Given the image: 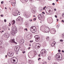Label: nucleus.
I'll list each match as a JSON object with an SVG mask.
<instances>
[{"label":"nucleus","mask_w":64,"mask_h":64,"mask_svg":"<svg viewBox=\"0 0 64 64\" xmlns=\"http://www.w3.org/2000/svg\"><path fill=\"white\" fill-rule=\"evenodd\" d=\"M56 58L57 60H61L62 58V54L60 53H58L57 54L56 56Z\"/></svg>","instance_id":"f257e3e1"},{"label":"nucleus","mask_w":64,"mask_h":64,"mask_svg":"<svg viewBox=\"0 0 64 64\" xmlns=\"http://www.w3.org/2000/svg\"><path fill=\"white\" fill-rule=\"evenodd\" d=\"M12 30H13L12 35H14V34H16L17 32V29L15 26H12Z\"/></svg>","instance_id":"f03ea898"},{"label":"nucleus","mask_w":64,"mask_h":64,"mask_svg":"<svg viewBox=\"0 0 64 64\" xmlns=\"http://www.w3.org/2000/svg\"><path fill=\"white\" fill-rule=\"evenodd\" d=\"M30 30L32 33H35L36 31V28L35 26H33L30 28Z\"/></svg>","instance_id":"7ed1b4c3"},{"label":"nucleus","mask_w":64,"mask_h":64,"mask_svg":"<svg viewBox=\"0 0 64 64\" xmlns=\"http://www.w3.org/2000/svg\"><path fill=\"white\" fill-rule=\"evenodd\" d=\"M20 48V46H16L14 48V50L16 52H18L19 51Z\"/></svg>","instance_id":"20e7f679"},{"label":"nucleus","mask_w":64,"mask_h":64,"mask_svg":"<svg viewBox=\"0 0 64 64\" xmlns=\"http://www.w3.org/2000/svg\"><path fill=\"white\" fill-rule=\"evenodd\" d=\"M35 37L36 38V42H38V41H39L40 40V38H39V36L38 35H36L35 36Z\"/></svg>","instance_id":"39448f33"},{"label":"nucleus","mask_w":64,"mask_h":64,"mask_svg":"<svg viewBox=\"0 0 64 64\" xmlns=\"http://www.w3.org/2000/svg\"><path fill=\"white\" fill-rule=\"evenodd\" d=\"M44 31L46 33L49 32L50 31V28L48 27H46L45 28Z\"/></svg>","instance_id":"423d86ee"},{"label":"nucleus","mask_w":64,"mask_h":64,"mask_svg":"<svg viewBox=\"0 0 64 64\" xmlns=\"http://www.w3.org/2000/svg\"><path fill=\"white\" fill-rule=\"evenodd\" d=\"M8 55L9 57H12L13 55V52H8Z\"/></svg>","instance_id":"0eeeda50"},{"label":"nucleus","mask_w":64,"mask_h":64,"mask_svg":"<svg viewBox=\"0 0 64 64\" xmlns=\"http://www.w3.org/2000/svg\"><path fill=\"white\" fill-rule=\"evenodd\" d=\"M4 36L6 38H9V34L7 33L5 34H4Z\"/></svg>","instance_id":"6e6552de"},{"label":"nucleus","mask_w":64,"mask_h":64,"mask_svg":"<svg viewBox=\"0 0 64 64\" xmlns=\"http://www.w3.org/2000/svg\"><path fill=\"white\" fill-rule=\"evenodd\" d=\"M17 20H18V21H23V18L22 17H20V16H19L18 18L17 19Z\"/></svg>","instance_id":"1a4fd4ad"},{"label":"nucleus","mask_w":64,"mask_h":64,"mask_svg":"<svg viewBox=\"0 0 64 64\" xmlns=\"http://www.w3.org/2000/svg\"><path fill=\"white\" fill-rule=\"evenodd\" d=\"M11 62L12 63H14L15 64H16V63H17V62H16V60L14 59H12L11 60Z\"/></svg>","instance_id":"9d476101"},{"label":"nucleus","mask_w":64,"mask_h":64,"mask_svg":"<svg viewBox=\"0 0 64 64\" xmlns=\"http://www.w3.org/2000/svg\"><path fill=\"white\" fill-rule=\"evenodd\" d=\"M46 50H42L41 51V52H40V54H41V53H42V54H44L45 52H46Z\"/></svg>","instance_id":"9b49d317"},{"label":"nucleus","mask_w":64,"mask_h":64,"mask_svg":"<svg viewBox=\"0 0 64 64\" xmlns=\"http://www.w3.org/2000/svg\"><path fill=\"white\" fill-rule=\"evenodd\" d=\"M56 44V42H55L54 41L51 44V46L52 47H54L55 44Z\"/></svg>","instance_id":"f8f14e48"},{"label":"nucleus","mask_w":64,"mask_h":64,"mask_svg":"<svg viewBox=\"0 0 64 64\" xmlns=\"http://www.w3.org/2000/svg\"><path fill=\"white\" fill-rule=\"evenodd\" d=\"M39 17H40L41 18H42L43 17V14H39Z\"/></svg>","instance_id":"ddd939ff"},{"label":"nucleus","mask_w":64,"mask_h":64,"mask_svg":"<svg viewBox=\"0 0 64 64\" xmlns=\"http://www.w3.org/2000/svg\"><path fill=\"white\" fill-rule=\"evenodd\" d=\"M11 4L14 7H15V4H16V2H11Z\"/></svg>","instance_id":"4468645a"},{"label":"nucleus","mask_w":64,"mask_h":64,"mask_svg":"<svg viewBox=\"0 0 64 64\" xmlns=\"http://www.w3.org/2000/svg\"><path fill=\"white\" fill-rule=\"evenodd\" d=\"M3 29L4 31H6L7 30V28L6 26H4L3 28Z\"/></svg>","instance_id":"2eb2a0df"},{"label":"nucleus","mask_w":64,"mask_h":64,"mask_svg":"<svg viewBox=\"0 0 64 64\" xmlns=\"http://www.w3.org/2000/svg\"><path fill=\"white\" fill-rule=\"evenodd\" d=\"M24 40H20V42L21 44H23V43H24Z\"/></svg>","instance_id":"dca6fc26"},{"label":"nucleus","mask_w":64,"mask_h":64,"mask_svg":"<svg viewBox=\"0 0 64 64\" xmlns=\"http://www.w3.org/2000/svg\"><path fill=\"white\" fill-rule=\"evenodd\" d=\"M27 38H28V39H30L31 38V35L28 36H27Z\"/></svg>","instance_id":"f3484780"},{"label":"nucleus","mask_w":64,"mask_h":64,"mask_svg":"<svg viewBox=\"0 0 64 64\" xmlns=\"http://www.w3.org/2000/svg\"><path fill=\"white\" fill-rule=\"evenodd\" d=\"M11 42H12V43H17L15 42V41H14V39H13L12 40Z\"/></svg>","instance_id":"a211bd4d"},{"label":"nucleus","mask_w":64,"mask_h":64,"mask_svg":"<svg viewBox=\"0 0 64 64\" xmlns=\"http://www.w3.org/2000/svg\"><path fill=\"white\" fill-rule=\"evenodd\" d=\"M12 25H14L15 24V20H13L12 22Z\"/></svg>","instance_id":"6ab92c4d"},{"label":"nucleus","mask_w":64,"mask_h":64,"mask_svg":"<svg viewBox=\"0 0 64 64\" xmlns=\"http://www.w3.org/2000/svg\"><path fill=\"white\" fill-rule=\"evenodd\" d=\"M48 59L49 60H50L51 59V58H50V56H48Z\"/></svg>","instance_id":"aec40b11"},{"label":"nucleus","mask_w":64,"mask_h":64,"mask_svg":"<svg viewBox=\"0 0 64 64\" xmlns=\"http://www.w3.org/2000/svg\"><path fill=\"white\" fill-rule=\"evenodd\" d=\"M38 18L39 20H40L41 19V16H39V15L38 16Z\"/></svg>","instance_id":"412c9836"},{"label":"nucleus","mask_w":64,"mask_h":64,"mask_svg":"<svg viewBox=\"0 0 64 64\" xmlns=\"http://www.w3.org/2000/svg\"><path fill=\"white\" fill-rule=\"evenodd\" d=\"M62 17H64V12L62 14Z\"/></svg>","instance_id":"4be33fe9"},{"label":"nucleus","mask_w":64,"mask_h":64,"mask_svg":"<svg viewBox=\"0 0 64 64\" xmlns=\"http://www.w3.org/2000/svg\"><path fill=\"white\" fill-rule=\"evenodd\" d=\"M38 46V44H37L35 46V47H37Z\"/></svg>","instance_id":"5701e85b"},{"label":"nucleus","mask_w":64,"mask_h":64,"mask_svg":"<svg viewBox=\"0 0 64 64\" xmlns=\"http://www.w3.org/2000/svg\"><path fill=\"white\" fill-rule=\"evenodd\" d=\"M43 64H47V62H43Z\"/></svg>","instance_id":"b1692460"},{"label":"nucleus","mask_w":64,"mask_h":64,"mask_svg":"<svg viewBox=\"0 0 64 64\" xmlns=\"http://www.w3.org/2000/svg\"><path fill=\"white\" fill-rule=\"evenodd\" d=\"M62 38H64V34H62Z\"/></svg>","instance_id":"393cba45"},{"label":"nucleus","mask_w":64,"mask_h":64,"mask_svg":"<svg viewBox=\"0 0 64 64\" xmlns=\"http://www.w3.org/2000/svg\"><path fill=\"white\" fill-rule=\"evenodd\" d=\"M32 62L31 60H30L29 61V63L30 64H31Z\"/></svg>","instance_id":"a878e982"},{"label":"nucleus","mask_w":64,"mask_h":64,"mask_svg":"<svg viewBox=\"0 0 64 64\" xmlns=\"http://www.w3.org/2000/svg\"><path fill=\"white\" fill-rule=\"evenodd\" d=\"M26 18H28V16L26 14V15L24 16Z\"/></svg>","instance_id":"bb28decb"},{"label":"nucleus","mask_w":64,"mask_h":64,"mask_svg":"<svg viewBox=\"0 0 64 64\" xmlns=\"http://www.w3.org/2000/svg\"><path fill=\"white\" fill-rule=\"evenodd\" d=\"M46 39H47V40L49 39V37L48 36L46 38Z\"/></svg>","instance_id":"cd10ccee"},{"label":"nucleus","mask_w":64,"mask_h":64,"mask_svg":"<svg viewBox=\"0 0 64 64\" xmlns=\"http://www.w3.org/2000/svg\"><path fill=\"white\" fill-rule=\"evenodd\" d=\"M2 44V42H1V41L0 40V45Z\"/></svg>","instance_id":"c85d7f7f"},{"label":"nucleus","mask_w":64,"mask_h":64,"mask_svg":"<svg viewBox=\"0 0 64 64\" xmlns=\"http://www.w3.org/2000/svg\"><path fill=\"white\" fill-rule=\"evenodd\" d=\"M60 42H63V40H60Z\"/></svg>","instance_id":"c756f323"},{"label":"nucleus","mask_w":64,"mask_h":64,"mask_svg":"<svg viewBox=\"0 0 64 64\" xmlns=\"http://www.w3.org/2000/svg\"><path fill=\"white\" fill-rule=\"evenodd\" d=\"M22 53L23 54H24V53H25V51L22 52Z\"/></svg>","instance_id":"7c9ffc66"},{"label":"nucleus","mask_w":64,"mask_h":64,"mask_svg":"<svg viewBox=\"0 0 64 64\" xmlns=\"http://www.w3.org/2000/svg\"><path fill=\"white\" fill-rule=\"evenodd\" d=\"M6 20L5 19L4 20V22H6Z\"/></svg>","instance_id":"2f4dec72"},{"label":"nucleus","mask_w":64,"mask_h":64,"mask_svg":"<svg viewBox=\"0 0 64 64\" xmlns=\"http://www.w3.org/2000/svg\"><path fill=\"white\" fill-rule=\"evenodd\" d=\"M58 51L59 52H61V50H58Z\"/></svg>","instance_id":"473e14b6"},{"label":"nucleus","mask_w":64,"mask_h":64,"mask_svg":"<svg viewBox=\"0 0 64 64\" xmlns=\"http://www.w3.org/2000/svg\"><path fill=\"white\" fill-rule=\"evenodd\" d=\"M46 6H45L44 7L43 10H44L45 9V8H46Z\"/></svg>","instance_id":"72a5a7b5"},{"label":"nucleus","mask_w":64,"mask_h":64,"mask_svg":"<svg viewBox=\"0 0 64 64\" xmlns=\"http://www.w3.org/2000/svg\"><path fill=\"white\" fill-rule=\"evenodd\" d=\"M33 42V40H32V41H31L30 40V43H32V42Z\"/></svg>","instance_id":"f704fd0d"},{"label":"nucleus","mask_w":64,"mask_h":64,"mask_svg":"<svg viewBox=\"0 0 64 64\" xmlns=\"http://www.w3.org/2000/svg\"><path fill=\"white\" fill-rule=\"evenodd\" d=\"M56 28H59V26L58 25L56 26Z\"/></svg>","instance_id":"c9c22d12"},{"label":"nucleus","mask_w":64,"mask_h":64,"mask_svg":"<svg viewBox=\"0 0 64 64\" xmlns=\"http://www.w3.org/2000/svg\"><path fill=\"white\" fill-rule=\"evenodd\" d=\"M30 48H31L30 47H29L28 48V50H29L30 49Z\"/></svg>","instance_id":"e433bc0d"},{"label":"nucleus","mask_w":64,"mask_h":64,"mask_svg":"<svg viewBox=\"0 0 64 64\" xmlns=\"http://www.w3.org/2000/svg\"><path fill=\"white\" fill-rule=\"evenodd\" d=\"M24 30H26V31H28L27 29L26 28L24 29Z\"/></svg>","instance_id":"4c0bfd02"},{"label":"nucleus","mask_w":64,"mask_h":64,"mask_svg":"<svg viewBox=\"0 0 64 64\" xmlns=\"http://www.w3.org/2000/svg\"><path fill=\"white\" fill-rule=\"evenodd\" d=\"M4 3V2H3V1H2L1 2V4H3V3Z\"/></svg>","instance_id":"58836bf2"},{"label":"nucleus","mask_w":64,"mask_h":64,"mask_svg":"<svg viewBox=\"0 0 64 64\" xmlns=\"http://www.w3.org/2000/svg\"><path fill=\"white\" fill-rule=\"evenodd\" d=\"M40 59H41V58H38V61H39V60H40Z\"/></svg>","instance_id":"ea45409f"},{"label":"nucleus","mask_w":64,"mask_h":64,"mask_svg":"<svg viewBox=\"0 0 64 64\" xmlns=\"http://www.w3.org/2000/svg\"><path fill=\"white\" fill-rule=\"evenodd\" d=\"M29 21H30V22H31L32 21V20H30Z\"/></svg>","instance_id":"a19ab883"},{"label":"nucleus","mask_w":64,"mask_h":64,"mask_svg":"<svg viewBox=\"0 0 64 64\" xmlns=\"http://www.w3.org/2000/svg\"><path fill=\"white\" fill-rule=\"evenodd\" d=\"M48 12H49V13H50V12H51V10H49L48 11Z\"/></svg>","instance_id":"79ce46f5"},{"label":"nucleus","mask_w":64,"mask_h":64,"mask_svg":"<svg viewBox=\"0 0 64 64\" xmlns=\"http://www.w3.org/2000/svg\"><path fill=\"white\" fill-rule=\"evenodd\" d=\"M34 21H35L36 20V18H34L33 20Z\"/></svg>","instance_id":"37998d69"},{"label":"nucleus","mask_w":64,"mask_h":64,"mask_svg":"<svg viewBox=\"0 0 64 64\" xmlns=\"http://www.w3.org/2000/svg\"><path fill=\"white\" fill-rule=\"evenodd\" d=\"M42 14H45V12H42Z\"/></svg>","instance_id":"c03bdc74"},{"label":"nucleus","mask_w":64,"mask_h":64,"mask_svg":"<svg viewBox=\"0 0 64 64\" xmlns=\"http://www.w3.org/2000/svg\"><path fill=\"white\" fill-rule=\"evenodd\" d=\"M3 14L1 15L0 16L1 17H3Z\"/></svg>","instance_id":"a18cd8bd"},{"label":"nucleus","mask_w":64,"mask_h":64,"mask_svg":"<svg viewBox=\"0 0 64 64\" xmlns=\"http://www.w3.org/2000/svg\"><path fill=\"white\" fill-rule=\"evenodd\" d=\"M37 47L38 48H40V46L38 45Z\"/></svg>","instance_id":"49530a36"},{"label":"nucleus","mask_w":64,"mask_h":64,"mask_svg":"<svg viewBox=\"0 0 64 64\" xmlns=\"http://www.w3.org/2000/svg\"><path fill=\"white\" fill-rule=\"evenodd\" d=\"M55 17H56V18H57V16L56 15H55Z\"/></svg>","instance_id":"de8ad7c7"},{"label":"nucleus","mask_w":64,"mask_h":64,"mask_svg":"<svg viewBox=\"0 0 64 64\" xmlns=\"http://www.w3.org/2000/svg\"><path fill=\"white\" fill-rule=\"evenodd\" d=\"M24 1H26V2H27L28 1V0H24Z\"/></svg>","instance_id":"09e8293b"},{"label":"nucleus","mask_w":64,"mask_h":64,"mask_svg":"<svg viewBox=\"0 0 64 64\" xmlns=\"http://www.w3.org/2000/svg\"><path fill=\"white\" fill-rule=\"evenodd\" d=\"M62 22H63V23H64V20H62Z\"/></svg>","instance_id":"8fccbe9b"},{"label":"nucleus","mask_w":64,"mask_h":64,"mask_svg":"<svg viewBox=\"0 0 64 64\" xmlns=\"http://www.w3.org/2000/svg\"><path fill=\"white\" fill-rule=\"evenodd\" d=\"M43 54H44L42 53L41 55L42 56L43 55Z\"/></svg>","instance_id":"3c124183"},{"label":"nucleus","mask_w":64,"mask_h":64,"mask_svg":"<svg viewBox=\"0 0 64 64\" xmlns=\"http://www.w3.org/2000/svg\"><path fill=\"white\" fill-rule=\"evenodd\" d=\"M52 4L53 5H55V3H53Z\"/></svg>","instance_id":"603ef678"},{"label":"nucleus","mask_w":64,"mask_h":64,"mask_svg":"<svg viewBox=\"0 0 64 64\" xmlns=\"http://www.w3.org/2000/svg\"><path fill=\"white\" fill-rule=\"evenodd\" d=\"M62 53L64 52V50H62Z\"/></svg>","instance_id":"864d4df0"},{"label":"nucleus","mask_w":64,"mask_h":64,"mask_svg":"<svg viewBox=\"0 0 64 64\" xmlns=\"http://www.w3.org/2000/svg\"><path fill=\"white\" fill-rule=\"evenodd\" d=\"M54 11H56V8H54Z\"/></svg>","instance_id":"5fc2aeb1"},{"label":"nucleus","mask_w":64,"mask_h":64,"mask_svg":"<svg viewBox=\"0 0 64 64\" xmlns=\"http://www.w3.org/2000/svg\"><path fill=\"white\" fill-rule=\"evenodd\" d=\"M56 20H57V22H58V19H56Z\"/></svg>","instance_id":"6e6d98bb"},{"label":"nucleus","mask_w":64,"mask_h":64,"mask_svg":"<svg viewBox=\"0 0 64 64\" xmlns=\"http://www.w3.org/2000/svg\"><path fill=\"white\" fill-rule=\"evenodd\" d=\"M9 24L10 25H9V26H10V25H11V24H10V23H9Z\"/></svg>","instance_id":"4d7b16f0"},{"label":"nucleus","mask_w":64,"mask_h":64,"mask_svg":"<svg viewBox=\"0 0 64 64\" xmlns=\"http://www.w3.org/2000/svg\"><path fill=\"white\" fill-rule=\"evenodd\" d=\"M14 16H16V15L15 14H14Z\"/></svg>","instance_id":"13d9d810"},{"label":"nucleus","mask_w":64,"mask_h":64,"mask_svg":"<svg viewBox=\"0 0 64 64\" xmlns=\"http://www.w3.org/2000/svg\"><path fill=\"white\" fill-rule=\"evenodd\" d=\"M7 55H6L5 56L6 58H7Z\"/></svg>","instance_id":"bf43d9fd"},{"label":"nucleus","mask_w":64,"mask_h":64,"mask_svg":"<svg viewBox=\"0 0 64 64\" xmlns=\"http://www.w3.org/2000/svg\"><path fill=\"white\" fill-rule=\"evenodd\" d=\"M26 15V14H24V16H25Z\"/></svg>","instance_id":"052dcab7"},{"label":"nucleus","mask_w":64,"mask_h":64,"mask_svg":"<svg viewBox=\"0 0 64 64\" xmlns=\"http://www.w3.org/2000/svg\"><path fill=\"white\" fill-rule=\"evenodd\" d=\"M40 54H38V56H39V57H40Z\"/></svg>","instance_id":"680f3d73"},{"label":"nucleus","mask_w":64,"mask_h":64,"mask_svg":"<svg viewBox=\"0 0 64 64\" xmlns=\"http://www.w3.org/2000/svg\"><path fill=\"white\" fill-rule=\"evenodd\" d=\"M58 0H56V2H58Z\"/></svg>","instance_id":"e2e57ef3"},{"label":"nucleus","mask_w":64,"mask_h":64,"mask_svg":"<svg viewBox=\"0 0 64 64\" xmlns=\"http://www.w3.org/2000/svg\"><path fill=\"white\" fill-rule=\"evenodd\" d=\"M47 10H46V13H47Z\"/></svg>","instance_id":"0e129e2a"},{"label":"nucleus","mask_w":64,"mask_h":64,"mask_svg":"<svg viewBox=\"0 0 64 64\" xmlns=\"http://www.w3.org/2000/svg\"><path fill=\"white\" fill-rule=\"evenodd\" d=\"M33 16L35 17H36V16Z\"/></svg>","instance_id":"69168bd1"},{"label":"nucleus","mask_w":64,"mask_h":64,"mask_svg":"<svg viewBox=\"0 0 64 64\" xmlns=\"http://www.w3.org/2000/svg\"><path fill=\"white\" fill-rule=\"evenodd\" d=\"M5 9H7V8H5Z\"/></svg>","instance_id":"338daca9"},{"label":"nucleus","mask_w":64,"mask_h":64,"mask_svg":"<svg viewBox=\"0 0 64 64\" xmlns=\"http://www.w3.org/2000/svg\"><path fill=\"white\" fill-rule=\"evenodd\" d=\"M23 64V63H21V64Z\"/></svg>","instance_id":"774afa93"}]
</instances>
